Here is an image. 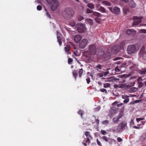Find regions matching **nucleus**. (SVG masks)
<instances>
[{
    "label": "nucleus",
    "instance_id": "obj_1",
    "mask_svg": "<svg viewBox=\"0 0 146 146\" xmlns=\"http://www.w3.org/2000/svg\"><path fill=\"white\" fill-rule=\"evenodd\" d=\"M74 12L71 8H66L62 12V15L64 18L66 19L69 20L73 17Z\"/></svg>",
    "mask_w": 146,
    "mask_h": 146
},
{
    "label": "nucleus",
    "instance_id": "obj_2",
    "mask_svg": "<svg viewBox=\"0 0 146 146\" xmlns=\"http://www.w3.org/2000/svg\"><path fill=\"white\" fill-rule=\"evenodd\" d=\"M127 123L126 121H122L119 124L116 128L113 129V131L117 133L122 132L123 130L127 126Z\"/></svg>",
    "mask_w": 146,
    "mask_h": 146
},
{
    "label": "nucleus",
    "instance_id": "obj_3",
    "mask_svg": "<svg viewBox=\"0 0 146 146\" xmlns=\"http://www.w3.org/2000/svg\"><path fill=\"white\" fill-rule=\"evenodd\" d=\"M137 44H130L128 45L127 48V53L129 54H131L135 53L137 50Z\"/></svg>",
    "mask_w": 146,
    "mask_h": 146
},
{
    "label": "nucleus",
    "instance_id": "obj_4",
    "mask_svg": "<svg viewBox=\"0 0 146 146\" xmlns=\"http://www.w3.org/2000/svg\"><path fill=\"white\" fill-rule=\"evenodd\" d=\"M88 50L92 55H95L96 54L97 48L96 45L91 44L88 46Z\"/></svg>",
    "mask_w": 146,
    "mask_h": 146
},
{
    "label": "nucleus",
    "instance_id": "obj_5",
    "mask_svg": "<svg viewBox=\"0 0 146 146\" xmlns=\"http://www.w3.org/2000/svg\"><path fill=\"white\" fill-rule=\"evenodd\" d=\"M88 41L86 39H83L80 42L79 46L82 49L84 48L88 44Z\"/></svg>",
    "mask_w": 146,
    "mask_h": 146
},
{
    "label": "nucleus",
    "instance_id": "obj_6",
    "mask_svg": "<svg viewBox=\"0 0 146 146\" xmlns=\"http://www.w3.org/2000/svg\"><path fill=\"white\" fill-rule=\"evenodd\" d=\"M86 28L85 24L80 23L79 25V26L77 28V30L78 32L80 33H82L86 31Z\"/></svg>",
    "mask_w": 146,
    "mask_h": 146
},
{
    "label": "nucleus",
    "instance_id": "obj_7",
    "mask_svg": "<svg viewBox=\"0 0 146 146\" xmlns=\"http://www.w3.org/2000/svg\"><path fill=\"white\" fill-rule=\"evenodd\" d=\"M134 84L135 83L134 82L132 83L130 85L125 84H120L119 88L127 90V89H129L131 86H133Z\"/></svg>",
    "mask_w": 146,
    "mask_h": 146
},
{
    "label": "nucleus",
    "instance_id": "obj_8",
    "mask_svg": "<svg viewBox=\"0 0 146 146\" xmlns=\"http://www.w3.org/2000/svg\"><path fill=\"white\" fill-rule=\"evenodd\" d=\"M142 18V17H141L139 18L137 17H135V19L133 23V25H137L140 23L141 22V19Z\"/></svg>",
    "mask_w": 146,
    "mask_h": 146
},
{
    "label": "nucleus",
    "instance_id": "obj_9",
    "mask_svg": "<svg viewBox=\"0 0 146 146\" xmlns=\"http://www.w3.org/2000/svg\"><path fill=\"white\" fill-rule=\"evenodd\" d=\"M119 51L118 46L116 45H115L112 46L111 49V51L113 54H115Z\"/></svg>",
    "mask_w": 146,
    "mask_h": 146
},
{
    "label": "nucleus",
    "instance_id": "obj_10",
    "mask_svg": "<svg viewBox=\"0 0 146 146\" xmlns=\"http://www.w3.org/2000/svg\"><path fill=\"white\" fill-rule=\"evenodd\" d=\"M139 54L142 55L143 60H146V51H145L144 48H142L141 49Z\"/></svg>",
    "mask_w": 146,
    "mask_h": 146
},
{
    "label": "nucleus",
    "instance_id": "obj_11",
    "mask_svg": "<svg viewBox=\"0 0 146 146\" xmlns=\"http://www.w3.org/2000/svg\"><path fill=\"white\" fill-rule=\"evenodd\" d=\"M83 56L86 58L89 59L90 58L92 55L90 53L89 50H86L84 52L82 53Z\"/></svg>",
    "mask_w": 146,
    "mask_h": 146
},
{
    "label": "nucleus",
    "instance_id": "obj_12",
    "mask_svg": "<svg viewBox=\"0 0 146 146\" xmlns=\"http://www.w3.org/2000/svg\"><path fill=\"white\" fill-rule=\"evenodd\" d=\"M120 13V8L117 7L115 6L113 8V14L118 15H119Z\"/></svg>",
    "mask_w": 146,
    "mask_h": 146
},
{
    "label": "nucleus",
    "instance_id": "obj_13",
    "mask_svg": "<svg viewBox=\"0 0 146 146\" xmlns=\"http://www.w3.org/2000/svg\"><path fill=\"white\" fill-rule=\"evenodd\" d=\"M59 5V3L53 2L51 5V9L53 11H55Z\"/></svg>",
    "mask_w": 146,
    "mask_h": 146
},
{
    "label": "nucleus",
    "instance_id": "obj_14",
    "mask_svg": "<svg viewBox=\"0 0 146 146\" xmlns=\"http://www.w3.org/2000/svg\"><path fill=\"white\" fill-rule=\"evenodd\" d=\"M135 33V31L133 29H128L126 30V34L127 35H133Z\"/></svg>",
    "mask_w": 146,
    "mask_h": 146
},
{
    "label": "nucleus",
    "instance_id": "obj_15",
    "mask_svg": "<svg viewBox=\"0 0 146 146\" xmlns=\"http://www.w3.org/2000/svg\"><path fill=\"white\" fill-rule=\"evenodd\" d=\"M81 38V36L79 35H76L74 37V40L76 43L79 42Z\"/></svg>",
    "mask_w": 146,
    "mask_h": 146
},
{
    "label": "nucleus",
    "instance_id": "obj_16",
    "mask_svg": "<svg viewBox=\"0 0 146 146\" xmlns=\"http://www.w3.org/2000/svg\"><path fill=\"white\" fill-rule=\"evenodd\" d=\"M129 96L126 95H122V98L123 99H125L123 101V102L125 103H127L129 101Z\"/></svg>",
    "mask_w": 146,
    "mask_h": 146
},
{
    "label": "nucleus",
    "instance_id": "obj_17",
    "mask_svg": "<svg viewBox=\"0 0 146 146\" xmlns=\"http://www.w3.org/2000/svg\"><path fill=\"white\" fill-rule=\"evenodd\" d=\"M102 139L106 142H108L111 143L112 142V139L109 138L105 136H104L102 137Z\"/></svg>",
    "mask_w": 146,
    "mask_h": 146
},
{
    "label": "nucleus",
    "instance_id": "obj_18",
    "mask_svg": "<svg viewBox=\"0 0 146 146\" xmlns=\"http://www.w3.org/2000/svg\"><path fill=\"white\" fill-rule=\"evenodd\" d=\"M138 73L141 75H142L145 74L146 73V68H142L141 69L139 70L138 71Z\"/></svg>",
    "mask_w": 146,
    "mask_h": 146
},
{
    "label": "nucleus",
    "instance_id": "obj_19",
    "mask_svg": "<svg viewBox=\"0 0 146 146\" xmlns=\"http://www.w3.org/2000/svg\"><path fill=\"white\" fill-rule=\"evenodd\" d=\"M117 110L118 109L117 108L113 107L111 108L110 111L112 114H114L116 112Z\"/></svg>",
    "mask_w": 146,
    "mask_h": 146
},
{
    "label": "nucleus",
    "instance_id": "obj_20",
    "mask_svg": "<svg viewBox=\"0 0 146 146\" xmlns=\"http://www.w3.org/2000/svg\"><path fill=\"white\" fill-rule=\"evenodd\" d=\"M70 46L69 45H66V46L64 47V49L65 51L67 52L68 54H69L70 53L69 52L70 50Z\"/></svg>",
    "mask_w": 146,
    "mask_h": 146
},
{
    "label": "nucleus",
    "instance_id": "obj_21",
    "mask_svg": "<svg viewBox=\"0 0 146 146\" xmlns=\"http://www.w3.org/2000/svg\"><path fill=\"white\" fill-rule=\"evenodd\" d=\"M129 6L132 8H134L136 6V3L133 0H131L129 2Z\"/></svg>",
    "mask_w": 146,
    "mask_h": 146
},
{
    "label": "nucleus",
    "instance_id": "obj_22",
    "mask_svg": "<svg viewBox=\"0 0 146 146\" xmlns=\"http://www.w3.org/2000/svg\"><path fill=\"white\" fill-rule=\"evenodd\" d=\"M85 21L87 23L89 24L90 25H92L93 24V20L90 19H85Z\"/></svg>",
    "mask_w": 146,
    "mask_h": 146
},
{
    "label": "nucleus",
    "instance_id": "obj_23",
    "mask_svg": "<svg viewBox=\"0 0 146 146\" xmlns=\"http://www.w3.org/2000/svg\"><path fill=\"white\" fill-rule=\"evenodd\" d=\"M126 41H122L120 43V48L121 49L123 48L124 46L125 45L126 42Z\"/></svg>",
    "mask_w": 146,
    "mask_h": 146
},
{
    "label": "nucleus",
    "instance_id": "obj_24",
    "mask_svg": "<svg viewBox=\"0 0 146 146\" xmlns=\"http://www.w3.org/2000/svg\"><path fill=\"white\" fill-rule=\"evenodd\" d=\"M99 11H100L101 12L104 13H106V10L105 8L102 6H100L99 8Z\"/></svg>",
    "mask_w": 146,
    "mask_h": 146
},
{
    "label": "nucleus",
    "instance_id": "obj_25",
    "mask_svg": "<svg viewBox=\"0 0 146 146\" xmlns=\"http://www.w3.org/2000/svg\"><path fill=\"white\" fill-rule=\"evenodd\" d=\"M85 134L86 135V138H92V137L90 134V132L88 131H86L85 132Z\"/></svg>",
    "mask_w": 146,
    "mask_h": 146
},
{
    "label": "nucleus",
    "instance_id": "obj_26",
    "mask_svg": "<svg viewBox=\"0 0 146 146\" xmlns=\"http://www.w3.org/2000/svg\"><path fill=\"white\" fill-rule=\"evenodd\" d=\"M119 120V118L116 116L113 118L112 119V122L114 123H116L118 122Z\"/></svg>",
    "mask_w": 146,
    "mask_h": 146
},
{
    "label": "nucleus",
    "instance_id": "obj_27",
    "mask_svg": "<svg viewBox=\"0 0 146 146\" xmlns=\"http://www.w3.org/2000/svg\"><path fill=\"white\" fill-rule=\"evenodd\" d=\"M72 74L73 76L74 77L75 80L76 79V77L78 76L77 72L76 70H74L72 72Z\"/></svg>",
    "mask_w": 146,
    "mask_h": 146
},
{
    "label": "nucleus",
    "instance_id": "obj_28",
    "mask_svg": "<svg viewBox=\"0 0 146 146\" xmlns=\"http://www.w3.org/2000/svg\"><path fill=\"white\" fill-rule=\"evenodd\" d=\"M57 39L59 45L60 46L62 44V42L61 38L60 36H59L58 35L57 36Z\"/></svg>",
    "mask_w": 146,
    "mask_h": 146
},
{
    "label": "nucleus",
    "instance_id": "obj_29",
    "mask_svg": "<svg viewBox=\"0 0 146 146\" xmlns=\"http://www.w3.org/2000/svg\"><path fill=\"white\" fill-rule=\"evenodd\" d=\"M87 6L91 9H92L94 8V5L93 3H89L88 4Z\"/></svg>",
    "mask_w": 146,
    "mask_h": 146
},
{
    "label": "nucleus",
    "instance_id": "obj_30",
    "mask_svg": "<svg viewBox=\"0 0 146 146\" xmlns=\"http://www.w3.org/2000/svg\"><path fill=\"white\" fill-rule=\"evenodd\" d=\"M103 3L107 6H110L111 5V2L107 1H103Z\"/></svg>",
    "mask_w": 146,
    "mask_h": 146
},
{
    "label": "nucleus",
    "instance_id": "obj_31",
    "mask_svg": "<svg viewBox=\"0 0 146 146\" xmlns=\"http://www.w3.org/2000/svg\"><path fill=\"white\" fill-rule=\"evenodd\" d=\"M93 15L98 17H101V14L98 12H94L93 13Z\"/></svg>",
    "mask_w": 146,
    "mask_h": 146
},
{
    "label": "nucleus",
    "instance_id": "obj_32",
    "mask_svg": "<svg viewBox=\"0 0 146 146\" xmlns=\"http://www.w3.org/2000/svg\"><path fill=\"white\" fill-rule=\"evenodd\" d=\"M130 88V89L129 90V92H134L136 91L137 90V88L135 87H132Z\"/></svg>",
    "mask_w": 146,
    "mask_h": 146
},
{
    "label": "nucleus",
    "instance_id": "obj_33",
    "mask_svg": "<svg viewBox=\"0 0 146 146\" xmlns=\"http://www.w3.org/2000/svg\"><path fill=\"white\" fill-rule=\"evenodd\" d=\"M78 114L81 115V117H82V115L84 114V111H82L81 110H79L78 112Z\"/></svg>",
    "mask_w": 146,
    "mask_h": 146
},
{
    "label": "nucleus",
    "instance_id": "obj_34",
    "mask_svg": "<svg viewBox=\"0 0 146 146\" xmlns=\"http://www.w3.org/2000/svg\"><path fill=\"white\" fill-rule=\"evenodd\" d=\"M79 77H81L83 73V70L82 68L80 69L79 71Z\"/></svg>",
    "mask_w": 146,
    "mask_h": 146
},
{
    "label": "nucleus",
    "instance_id": "obj_35",
    "mask_svg": "<svg viewBox=\"0 0 146 146\" xmlns=\"http://www.w3.org/2000/svg\"><path fill=\"white\" fill-rule=\"evenodd\" d=\"M110 83H105L104 85V87L105 88H107L110 87Z\"/></svg>",
    "mask_w": 146,
    "mask_h": 146
},
{
    "label": "nucleus",
    "instance_id": "obj_36",
    "mask_svg": "<svg viewBox=\"0 0 146 146\" xmlns=\"http://www.w3.org/2000/svg\"><path fill=\"white\" fill-rule=\"evenodd\" d=\"M123 115V113L122 112H120L118 116H116L119 118V119H120L122 116Z\"/></svg>",
    "mask_w": 146,
    "mask_h": 146
},
{
    "label": "nucleus",
    "instance_id": "obj_37",
    "mask_svg": "<svg viewBox=\"0 0 146 146\" xmlns=\"http://www.w3.org/2000/svg\"><path fill=\"white\" fill-rule=\"evenodd\" d=\"M109 123V121L108 120H105L103 121L102 122V123L103 125H106Z\"/></svg>",
    "mask_w": 146,
    "mask_h": 146
},
{
    "label": "nucleus",
    "instance_id": "obj_38",
    "mask_svg": "<svg viewBox=\"0 0 146 146\" xmlns=\"http://www.w3.org/2000/svg\"><path fill=\"white\" fill-rule=\"evenodd\" d=\"M77 19L78 21H81L84 19V17L79 15L78 16Z\"/></svg>",
    "mask_w": 146,
    "mask_h": 146
},
{
    "label": "nucleus",
    "instance_id": "obj_39",
    "mask_svg": "<svg viewBox=\"0 0 146 146\" xmlns=\"http://www.w3.org/2000/svg\"><path fill=\"white\" fill-rule=\"evenodd\" d=\"M145 119L144 118H137L136 119V120L137 121V123H139V121H141V120H145Z\"/></svg>",
    "mask_w": 146,
    "mask_h": 146
},
{
    "label": "nucleus",
    "instance_id": "obj_40",
    "mask_svg": "<svg viewBox=\"0 0 146 146\" xmlns=\"http://www.w3.org/2000/svg\"><path fill=\"white\" fill-rule=\"evenodd\" d=\"M139 84V88H141L143 85V83L142 82H138Z\"/></svg>",
    "mask_w": 146,
    "mask_h": 146
},
{
    "label": "nucleus",
    "instance_id": "obj_41",
    "mask_svg": "<svg viewBox=\"0 0 146 146\" xmlns=\"http://www.w3.org/2000/svg\"><path fill=\"white\" fill-rule=\"evenodd\" d=\"M73 62V59L71 58H68V63L70 64Z\"/></svg>",
    "mask_w": 146,
    "mask_h": 146
},
{
    "label": "nucleus",
    "instance_id": "obj_42",
    "mask_svg": "<svg viewBox=\"0 0 146 146\" xmlns=\"http://www.w3.org/2000/svg\"><path fill=\"white\" fill-rule=\"evenodd\" d=\"M45 11H46V14L47 16L49 18H51L50 15L49 13H48L47 11V10H46V9L45 8Z\"/></svg>",
    "mask_w": 146,
    "mask_h": 146
},
{
    "label": "nucleus",
    "instance_id": "obj_43",
    "mask_svg": "<svg viewBox=\"0 0 146 146\" xmlns=\"http://www.w3.org/2000/svg\"><path fill=\"white\" fill-rule=\"evenodd\" d=\"M42 9V7L40 5H38L37 7V9L38 11H40Z\"/></svg>",
    "mask_w": 146,
    "mask_h": 146
},
{
    "label": "nucleus",
    "instance_id": "obj_44",
    "mask_svg": "<svg viewBox=\"0 0 146 146\" xmlns=\"http://www.w3.org/2000/svg\"><path fill=\"white\" fill-rule=\"evenodd\" d=\"M143 80L141 77H139L137 79V81L138 82H141Z\"/></svg>",
    "mask_w": 146,
    "mask_h": 146
},
{
    "label": "nucleus",
    "instance_id": "obj_45",
    "mask_svg": "<svg viewBox=\"0 0 146 146\" xmlns=\"http://www.w3.org/2000/svg\"><path fill=\"white\" fill-rule=\"evenodd\" d=\"M138 101H139V100H135V101H132V102H131L129 104H133L135 103H137Z\"/></svg>",
    "mask_w": 146,
    "mask_h": 146
},
{
    "label": "nucleus",
    "instance_id": "obj_46",
    "mask_svg": "<svg viewBox=\"0 0 146 146\" xmlns=\"http://www.w3.org/2000/svg\"><path fill=\"white\" fill-rule=\"evenodd\" d=\"M100 109V106H98L97 108H96L95 109V111H99Z\"/></svg>",
    "mask_w": 146,
    "mask_h": 146
},
{
    "label": "nucleus",
    "instance_id": "obj_47",
    "mask_svg": "<svg viewBox=\"0 0 146 146\" xmlns=\"http://www.w3.org/2000/svg\"><path fill=\"white\" fill-rule=\"evenodd\" d=\"M115 70L116 72H119L120 71V70L118 68V66L116 67L115 68Z\"/></svg>",
    "mask_w": 146,
    "mask_h": 146
},
{
    "label": "nucleus",
    "instance_id": "obj_48",
    "mask_svg": "<svg viewBox=\"0 0 146 146\" xmlns=\"http://www.w3.org/2000/svg\"><path fill=\"white\" fill-rule=\"evenodd\" d=\"M92 11L90 10V9H88V8L86 10V12L88 13H92Z\"/></svg>",
    "mask_w": 146,
    "mask_h": 146
},
{
    "label": "nucleus",
    "instance_id": "obj_49",
    "mask_svg": "<svg viewBox=\"0 0 146 146\" xmlns=\"http://www.w3.org/2000/svg\"><path fill=\"white\" fill-rule=\"evenodd\" d=\"M96 67L98 68L100 70H101L102 68V65L100 64H99L96 66Z\"/></svg>",
    "mask_w": 146,
    "mask_h": 146
},
{
    "label": "nucleus",
    "instance_id": "obj_50",
    "mask_svg": "<svg viewBox=\"0 0 146 146\" xmlns=\"http://www.w3.org/2000/svg\"><path fill=\"white\" fill-rule=\"evenodd\" d=\"M120 84L119 85L115 84L114 85V88L115 89H117L118 88H119Z\"/></svg>",
    "mask_w": 146,
    "mask_h": 146
},
{
    "label": "nucleus",
    "instance_id": "obj_51",
    "mask_svg": "<svg viewBox=\"0 0 146 146\" xmlns=\"http://www.w3.org/2000/svg\"><path fill=\"white\" fill-rule=\"evenodd\" d=\"M101 133L103 135H106L107 133V132H106V131L104 130H101Z\"/></svg>",
    "mask_w": 146,
    "mask_h": 146
},
{
    "label": "nucleus",
    "instance_id": "obj_52",
    "mask_svg": "<svg viewBox=\"0 0 146 146\" xmlns=\"http://www.w3.org/2000/svg\"><path fill=\"white\" fill-rule=\"evenodd\" d=\"M97 143L98 145L100 146H101V144L100 141L97 139L96 140Z\"/></svg>",
    "mask_w": 146,
    "mask_h": 146
},
{
    "label": "nucleus",
    "instance_id": "obj_53",
    "mask_svg": "<svg viewBox=\"0 0 146 146\" xmlns=\"http://www.w3.org/2000/svg\"><path fill=\"white\" fill-rule=\"evenodd\" d=\"M100 90L102 92H107L106 90V89H104V88L101 89H100Z\"/></svg>",
    "mask_w": 146,
    "mask_h": 146
},
{
    "label": "nucleus",
    "instance_id": "obj_54",
    "mask_svg": "<svg viewBox=\"0 0 146 146\" xmlns=\"http://www.w3.org/2000/svg\"><path fill=\"white\" fill-rule=\"evenodd\" d=\"M87 140L86 141V143H88V144L90 142V139H89V138H86Z\"/></svg>",
    "mask_w": 146,
    "mask_h": 146
},
{
    "label": "nucleus",
    "instance_id": "obj_55",
    "mask_svg": "<svg viewBox=\"0 0 146 146\" xmlns=\"http://www.w3.org/2000/svg\"><path fill=\"white\" fill-rule=\"evenodd\" d=\"M86 81H87V84H89L91 82L90 80V78H87L86 79Z\"/></svg>",
    "mask_w": 146,
    "mask_h": 146
},
{
    "label": "nucleus",
    "instance_id": "obj_56",
    "mask_svg": "<svg viewBox=\"0 0 146 146\" xmlns=\"http://www.w3.org/2000/svg\"><path fill=\"white\" fill-rule=\"evenodd\" d=\"M71 25L72 27H74L75 26L76 23L74 21H72V23H71Z\"/></svg>",
    "mask_w": 146,
    "mask_h": 146
},
{
    "label": "nucleus",
    "instance_id": "obj_57",
    "mask_svg": "<svg viewBox=\"0 0 146 146\" xmlns=\"http://www.w3.org/2000/svg\"><path fill=\"white\" fill-rule=\"evenodd\" d=\"M117 140L119 142H120L122 141V139L121 138L118 137L117 138Z\"/></svg>",
    "mask_w": 146,
    "mask_h": 146
},
{
    "label": "nucleus",
    "instance_id": "obj_58",
    "mask_svg": "<svg viewBox=\"0 0 146 146\" xmlns=\"http://www.w3.org/2000/svg\"><path fill=\"white\" fill-rule=\"evenodd\" d=\"M98 76H99L100 77H102L103 76V74L102 73H99L98 74Z\"/></svg>",
    "mask_w": 146,
    "mask_h": 146
},
{
    "label": "nucleus",
    "instance_id": "obj_59",
    "mask_svg": "<svg viewBox=\"0 0 146 146\" xmlns=\"http://www.w3.org/2000/svg\"><path fill=\"white\" fill-rule=\"evenodd\" d=\"M95 120L96 123L97 125H98L99 124V120L98 119H96V118L95 119Z\"/></svg>",
    "mask_w": 146,
    "mask_h": 146
},
{
    "label": "nucleus",
    "instance_id": "obj_60",
    "mask_svg": "<svg viewBox=\"0 0 146 146\" xmlns=\"http://www.w3.org/2000/svg\"><path fill=\"white\" fill-rule=\"evenodd\" d=\"M108 8L109 9L110 11H111L112 13H113V8L111 7H108Z\"/></svg>",
    "mask_w": 146,
    "mask_h": 146
},
{
    "label": "nucleus",
    "instance_id": "obj_61",
    "mask_svg": "<svg viewBox=\"0 0 146 146\" xmlns=\"http://www.w3.org/2000/svg\"><path fill=\"white\" fill-rule=\"evenodd\" d=\"M124 104V103H121L120 104H118L117 105V106L118 107H120L122 105H123Z\"/></svg>",
    "mask_w": 146,
    "mask_h": 146
},
{
    "label": "nucleus",
    "instance_id": "obj_62",
    "mask_svg": "<svg viewBox=\"0 0 146 146\" xmlns=\"http://www.w3.org/2000/svg\"><path fill=\"white\" fill-rule=\"evenodd\" d=\"M83 125H84V127L86 126H88L90 125V124L88 123H84L83 124Z\"/></svg>",
    "mask_w": 146,
    "mask_h": 146
},
{
    "label": "nucleus",
    "instance_id": "obj_63",
    "mask_svg": "<svg viewBox=\"0 0 146 146\" xmlns=\"http://www.w3.org/2000/svg\"><path fill=\"white\" fill-rule=\"evenodd\" d=\"M107 54L108 56L107 57H106V58L107 60L109 59L110 57V53H108Z\"/></svg>",
    "mask_w": 146,
    "mask_h": 146
},
{
    "label": "nucleus",
    "instance_id": "obj_64",
    "mask_svg": "<svg viewBox=\"0 0 146 146\" xmlns=\"http://www.w3.org/2000/svg\"><path fill=\"white\" fill-rule=\"evenodd\" d=\"M49 4H51L52 3V1H51V0H45Z\"/></svg>",
    "mask_w": 146,
    "mask_h": 146
}]
</instances>
